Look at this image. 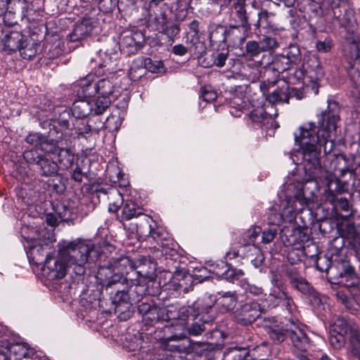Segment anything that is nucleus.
<instances>
[{"label":"nucleus","instance_id":"nucleus-39","mask_svg":"<svg viewBox=\"0 0 360 360\" xmlns=\"http://www.w3.org/2000/svg\"><path fill=\"white\" fill-rule=\"evenodd\" d=\"M144 37L142 32H136L122 37L121 44L123 48L127 49L129 54L136 53L143 46Z\"/></svg>","mask_w":360,"mask_h":360},{"label":"nucleus","instance_id":"nucleus-7","mask_svg":"<svg viewBox=\"0 0 360 360\" xmlns=\"http://www.w3.org/2000/svg\"><path fill=\"white\" fill-rule=\"evenodd\" d=\"M344 0H323V5L327 6L328 12L332 11L333 23L337 24L340 28H343L348 34H354L356 30L357 22L353 9L344 8V13L340 9Z\"/></svg>","mask_w":360,"mask_h":360},{"label":"nucleus","instance_id":"nucleus-27","mask_svg":"<svg viewBox=\"0 0 360 360\" xmlns=\"http://www.w3.org/2000/svg\"><path fill=\"white\" fill-rule=\"evenodd\" d=\"M304 211H306L309 214H311L310 209L301 203L300 200H297L295 196L288 198L285 200L282 212H281L283 217V221L290 222L296 218L297 214H302Z\"/></svg>","mask_w":360,"mask_h":360},{"label":"nucleus","instance_id":"nucleus-18","mask_svg":"<svg viewBox=\"0 0 360 360\" xmlns=\"http://www.w3.org/2000/svg\"><path fill=\"white\" fill-rule=\"evenodd\" d=\"M137 310L143 321L148 326H154L162 321L164 317V308L150 298L146 297L144 302L138 304Z\"/></svg>","mask_w":360,"mask_h":360},{"label":"nucleus","instance_id":"nucleus-62","mask_svg":"<svg viewBox=\"0 0 360 360\" xmlns=\"http://www.w3.org/2000/svg\"><path fill=\"white\" fill-rule=\"evenodd\" d=\"M240 243L242 258L247 257L249 259L254 257V255L259 254V252L260 251V249L253 243H248L247 241L245 243L241 239Z\"/></svg>","mask_w":360,"mask_h":360},{"label":"nucleus","instance_id":"nucleus-45","mask_svg":"<svg viewBox=\"0 0 360 360\" xmlns=\"http://www.w3.org/2000/svg\"><path fill=\"white\" fill-rule=\"evenodd\" d=\"M72 117V114L71 115L70 111L65 110L59 113V117L57 120L46 119V120L53 122V124L51 125V128H53L54 125L56 131H60L62 133H64L63 131V130L73 129L75 124H72V127H70V121H72L73 120Z\"/></svg>","mask_w":360,"mask_h":360},{"label":"nucleus","instance_id":"nucleus-52","mask_svg":"<svg viewBox=\"0 0 360 360\" xmlns=\"http://www.w3.org/2000/svg\"><path fill=\"white\" fill-rule=\"evenodd\" d=\"M281 54L284 55L295 67H297L302 60L301 51L299 46L297 44H290L283 50Z\"/></svg>","mask_w":360,"mask_h":360},{"label":"nucleus","instance_id":"nucleus-37","mask_svg":"<svg viewBox=\"0 0 360 360\" xmlns=\"http://www.w3.org/2000/svg\"><path fill=\"white\" fill-rule=\"evenodd\" d=\"M283 232L285 237L283 243L285 246L300 244L309 239L308 235L305 233V229L300 227L287 228Z\"/></svg>","mask_w":360,"mask_h":360},{"label":"nucleus","instance_id":"nucleus-14","mask_svg":"<svg viewBox=\"0 0 360 360\" xmlns=\"http://www.w3.org/2000/svg\"><path fill=\"white\" fill-rule=\"evenodd\" d=\"M264 309L260 304L255 300L246 301L241 303L239 307L233 311V320L241 326H249L260 318Z\"/></svg>","mask_w":360,"mask_h":360},{"label":"nucleus","instance_id":"nucleus-8","mask_svg":"<svg viewBox=\"0 0 360 360\" xmlns=\"http://www.w3.org/2000/svg\"><path fill=\"white\" fill-rule=\"evenodd\" d=\"M269 69H271L276 78L272 81L267 79V82L273 86L276 84L279 75L281 73L287 72L288 79L292 83L300 82L304 77V64L300 67H295L281 53L276 54L274 56Z\"/></svg>","mask_w":360,"mask_h":360},{"label":"nucleus","instance_id":"nucleus-50","mask_svg":"<svg viewBox=\"0 0 360 360\" xmlns=\"http://www.w3.org/2000/svg\"><path fill=\"white\" fill-rule=\"evenodd\" d=\"M44 56L48 59H54L63 53L60 41L56 40L53 42H46L43 45Z\"/></svg>","mask_w":360,"mask_h":360},{"label":"nucleus","instance_id":"nucleus-31","mask_svg":"<svg viewBox=\"0 0 360 360\" xmlns=\"http://www.w3.org/2000/svg\"><path fill=\"white\" fill-rule=\"evenodd\" d=\"M298 10L307 14L309 18H321L328 14L327 6L323 5V1L320 4L315 0H298Z\"/></svg>","mask_w":360,"mask_h":360},{"label":"nucleus","instance_id":"nucleus-36","mask_svg":"<svg viewBox=\"0 0 360 360\" xmlns=\"http://www.w3.org/2000/svg\"><path fill=\"white\" fill-rule=\"evenodd\" d=\"M122 211L120 214H117L116 219L122 224L125 228V221H129L133 218H139V220L142 219L143 215H146L142 213L137 205L133 201H127L122 206Z\"/></svg>","mask_w":360,"mask_h":360},{"label":"nucleus","instance_id":"nucleus-54","mask_svg":"<svg viewBox=\"0 0 360 360\" xmlns=\"http://www.w3.org/2000/svg\"><path fill=\"white\" fill-rule=\"evenodd\" d=\"M224 267L225 270L221 273L217 272V274L230 283H234L244 275L243 270L233 268L228 264H225Z\"/></svg>","mask_w":360,"mask_h":360},{"label":"nucleus","instance_id":"nucleus-61","mask_svg":"<svg viewBox=\"0 0 360 360\" xmlns=\"http://www.w3.org/2000/svg\"><path fill=\"white\" fill-rule=\"evenodd\" d=\"M259 43L262 52H271L279 46V42L276 38L271 36H263L259 39Z\"/></svg>","mask_w":360,"mask_h":360},{"label":"nucleus","instance_id":"nucleus-17","mask_svg":"<svg viewBox=\"0 0 360 360\" xmlns=\"http://www.w3.org/2000/svg\"><path fill=\"white\" fill-rule=\"evenodd\" d=\"M70 144L68 136L63 133L62 139L58 141H53L47 152V153L57 155L58 165L60 164L64 169L70 168L75 160V154L70 149Z\"/></svg>","mask_w":360,"mask_h":360},{"label":"nucleus","instance_id":"nucleus-26","mask_svg":"<svg viewBox=\"0 0 360 360\" xmlns=\"http://www.w3.org/2000/svg\"><path fill=\"white\" fill-rule=\"evenodd\" d=\"M217 295H214L215 304L221 313H229L234 311L238 302V297L236 291H220Z\"/></svg>","mask_w":360,"mask_h":360},{"label":"nucleus","instance_id":"nucleus-33","mask_svg":"<svg viewBox=\"0 0 360 360\" xmlns=\"http://www.w3.org/2000/svg\"><path fill=\"white\" fill-rule=\"evenodd\" d=\"M208 39L212 46H219L226 41L227 34L229 33L226 25L211 22L207 26Z\"/></svg>","mask_w":360,"mask_h":360},{"label":"nucleus","instance_id":"nucleus-58","mask_svg":"<svg viewBox=\"0 0 360 360\" xmlns=\"http://www.w3.org/2000/svg\"><path fill=\"white\" fill-rule=\"evenodd\" d=\"M266 221L269 225L280 226L283 221V217L279 212L278 205H274L269 208L266 214Z\"/></svg>","mask_w":360,"mask_h":360},{"label":"nucleus","instance_id":"nucleus-56","mask_svg":"<svg viewBox=\"0 0 360 360\" xmlns=\"http://www.w3.org/2000/svg\"><path fill=\"white\" fill-rule=\"evenodd\" d=\"M311 258L314 260L316 269L320 272H328L329 270H333L332 261L326 255L311 256Z\"/></svg>","mask_w":360,"mask_h":360},{"label":"nucleus","instance_id":"nucleus-22","mask_svg":"<svg viewBox=\"0 0 360 360\" xmlns=\"http://www.w3.org/2000/svg\"><path fill=\"white\" fill-rule=\"evenodd\" d=\"M156 264L151 259L145 257L136 259L134 276L139 278L148 279L147 283L152 284V282H158L156 277Z\"/></svg>","mask_w":360,"mask_h":360},{"label":"nucleus","instance_id":"nucleus-1","mask_svg":"<svg viewBox=\"0 0 360 360\" xmlns=\"http://www.w3.org/2000/svg\"><path fill=\"white\" fill-rule=\"evenodd\" d=\"M97 259V251L94 245L82 240L63 241L58 244L57 258L46 260L41 268V274L49 281L60 279L67 271H71L77 277V284L83 280L87 262H94Z\"/></svg>","mask_w":360,"mask_h":360},{"label":"nucleus","instance_id":"nucleus-2","mask_svg":"<svg viewBox=\"0 0 360 360\" xmlns=\"http://www.w3.org/2000/svg\"><path fill=\"white\" fill-rule=\"evenodd\" d=\"M339 106L335 101H328L325 110L317 115V125L309 122L304 127H300V134H295V141L303 149L309 148L310 144L314 146V152L317 153L316 145L324 146L326 153V144L328 142L330 134L335 131L338 122H340Z\"/></svg>","mask_w":360,"mask_h":360},{"label":"nucleus","instance_id":"nucleus-11","mask_svg":"<svg viewBox=\"0 0 360 360\" xmlns=\"http://www.w3.org/2000/svg\"><path fill=\"white\" fill-rule=\"evenodd\" d=\"M156 226L151 217L148 215H143L142 219L139 220V223L132 229V231H136L142 236L152 238L160 245L161 249L158 250L156 257L161 259L163 262L165 261V255L162 253V250L170 248L168 247V243H164V240L167 241V240L163 237L162 231L156 228Z\"/></svg>","mask_w":360,"mask_h":360},{"label":"nucleus","instance_id":"nucleus-20","mask_svg":"<svg viewBox=\"0 0 360 360\" xmlns=\"http://www.w3.org/2000/svg\"><path fill=\"white\" fill-rule=\"evenodd\" d=\"M307 65L304 79L307 78L309 83L305 85V89L307 91H311L314 95H317L319 88L318 82L324 75L323 68L317 60L310 59Z\"/></svg>","mask_w":360,"mask_h":360},{"label":"nucleus","instance_id":"nucleus-47","mask_svg":"<svg viewBox=\"0 0 360 360\" xmlns=\"http://www.w3.org/2000/svg\"><path fill=\"white\" fill-rule=\"evenodd\" d=\"M308 300L309 304L314 310L321 311L324 309V305L328 297L318 292L314 288L304 297Z\"/></svg>","mask_w":360,"mask_h":360},{"label":"nucleus","instance_id":"nucleus-43","mask_svg":"<svg viewBox=\"0 0 360 360\" xmlns=\"http://www.w3.org/2000/svg\"><path fill=\"white\" fill-rule=\"evenodd\" d=\"M72 116L77 119L86 117L89 115H94L93 105L87 99L75 101L72 106Z\"/></svg>","mask_w":360,"mask_h":360},{"label":"nucleus","instance_id":"nucleus-53","mask_svg":"<svg viewBox=\"0 0 360 360\" xmlns=\"http://www.w3.org/2000/svg\"><path fill=\"white\" fill-rule=\"evenodd\" d=\"M146 73V68L141 58L134 60L128 72V76L131 81H138Z\"/></svg>","mask_w":360,"mask_h":360},{"label":"nucleus","instance_id":"nucleus-3","mask_svg":"<svg viewBox=\"0 0 360 360\" xmlns=\"http://www.w3.org/2000/svg\"><path fill=\"white\" fill-rule=\"evenodd\" d=\"M302 154L304 174L301 178L295 179L297 186L294 196L309 208V205L314 201L318 190L317 179L322 176L323 169L321 165L318 153L314 152L313 144L303 149Z\"/></svg>","mask_w":360,"mask_h":360},{"label":"nucleus","instance_id":"nucleus-21","mask_svg":"<svg viewBox=\"0 0 360 360\" xmlns=\"http://www.w3.org/2000/svg\"><path fill=\"white\" fill-rule=\"evenodd\" d=\"M96 18L89 15H84L75 25L69 34L70 41H80L87 38L95 27Z\"/></svg>","mask_w":360,"mask_h":360},{"label":"nucleus","instance_id":"nucleus-24","mask_svg":"<svg viewBox=\"0 0 360 360\" xmlns=\"http://www.w3.org/2000/svg\"><path fill=\"white\" fill-rule=\"evenodd\" d=\"M49 244L45 241L41 240H35L33 241V244L29 247V250L27 251V257L30 262H32L37 266L44 263L42 266L44 267L46 265V260L50 258H55L54 257L50 256L47 254L46 249L48 248Z\"/></svg>","mask_w":360,"mask_h":360},{"label":"nucleus","instance_id":"nucleus-59","mask_svg":"<svg viewBox=\"0 0 360 360\" xmlns=\"http://www.w3.org/2000/svg\"><path fill=\"white\" fill-rule=\"evenodd\" d=\"M193 322L188 328L189 335L197 336L202 334L205 330H210L211 329L207 328L212 323H204L200 321V318L193 317Z\"/></svg>","mask_w":360,"mask_h":360},{"label":"nucleus","instance_id":"nucleus-30","mask_svg":"<svg viewBox=\"0 0 360 360\" xmlns=\"http://www.w3.org/2000/svg\"><path fill=\"white\" fill-rule=\"evenodd\" d=\"M248 124L254 129H269L272 125L271 115L263 107H258L249 112Z\"/></svg>","mask_w":360,"mask_h":360},{"label":"nucleus","instance_id":"nucleus-25","mask_svg":"<svg viewBox=\"0 0 360 360\" xmlns=\"http://www.w3.org/2000/svg\"><path fill=\"white\" fill-rule=\"evenodd\" d=\"M344 56L347 58V64L345 65V68L347 72L349 77H352V74L356 75L358 77L360 74L358 70L354 69V61L360 57V52L357 41L352 38L348 40L347 44L344 46Z\"/></svg>","mask_w":360,"mask_h":360},{"label":"nucleus","instance_id":"nucleus-46","mask_svg":"<svg viewBox=\"0 0 360 360\" xmlns=\"http://www.w3.org/2000/svg\"><path fill=\"white\" fill-rule=\"evenodd\" d=\"M109 200L108 211L116 213L124 205V198L121 192L116 188L111 187L108 189Z\"/></svg>","mask_w":360,"mask_h":360},{"label":"nucleus","instance_id":"nucleus-34","mask_svg":"<svg viewBox=\"0 0 360 360\" xmlns=\"http://www.w3.org/2000/svg\"><path fill=\"white\" fill-rule=\"evenodd\" d=\"M245 0H235L232 7L235 11L236 17L239 24L238 25H231L230 30L242 27L245 32H248L251 30L252 25L249 22V15L245 9Z\"/></svg>","mask_w":360,"mask_h":360},{"label":"nucleus","instance_id":"nucleus-15","mask_svg":"<svg viewBox=\"0 0 360 360\" xmlns=\"http://www.w3.org/2000/svg\"><path fill=\"white\" fill-rule=\"evenodd\" d=\"M214 295L205 294L198 297L191 306H188L190 311V316L200 318V321L204 323H212L216 314L214 309L215 305Z\"/></svg>","mask_w":360,"mask_h":360},{"label":"nucleus","instance_id":"nucleus-6","mask_svg":"<svg viewBox=\"0 0 360 360\" xmlns=\"http://www.w3.org/2000/svg\"><path fill=\"white\" fill-rule=\"evenodd\" d=\"M162 253L165 255V265L167 271L174 274L167 285V289L172 290L174 296L181 292H188L189 283L192 282V276L180 265V255L174 248H164Z\"/></svg>","mask_w":360,"mask_h":360},{"label":"nucleus","instance_id":"nucleus-51","mask_svg":"<svg viewBox=\"0 0 360 360\" xmlns=\"http://www.w3.org/2000/svg\"><path fill=\"white\" fill-rule=\"evenodd\" d=\"M40 49L41 45L39 43H37L32 40L30 41H27V40H25V44H22V48H20L18 51H20V56L22 58L31 60L36 56Z\"/></svg>","mask_w":360,"mask_h":360},{"label":"nucleus","instance_id":"nucleus-10","mask_svg":"<svg viewBox=\"0 0 360 360\" xmlns=\"http://www.w3.org/2000/svg\"><path fill=\"white\" fill-rule=\"evenodd\" d=\"M120 291L129 298L132 302L141 303L143 296L148 295L155 296L160 292L159 282L144 283L137 278H130L129 281H124L123 285H120Z\"/></svg>","mask_w":360,"mask_h":360},{"label":"nucleus","instance_id":"nucleus-41","mask_svg":"<svg viewBox=\"0 0 360 360\" xmlns=\"http://www.w3.org/2000/svg\"><path fill=\"white\" fill-rule=\"evenodd\" d=\"M338 164H340V161L344 162V166L340 167H336V170L340 172V177H343L346 173H350L351 176H355V172L357 169V162H356V155H351V158L347 157L342 153L335 155Z\"/></svg>","mask_w":360,"mask_h":360},{"label":"nucleus","instance_id":"nucleus-5","mask_svg":"<svg viewBox=\"0 0 360 360\" xmlns=\"http://www.w3.org/2000/svg\"><path fill=\"white\" fill-rule=\"evenodd\" d=\"M163 1L148 0V27L166 35L169 41H174L179 37L180 21L173 16L165 4L158 6Z\"/></svg>","mask_w":360,"mask_h":360},{"label":"nucleus","instance_id":"nucleus-29","mask_svg":"<svg viewBox=\"0 0 360 360\" xmlns=\"http://www.w3.org/2000/svg\"><path fill=\"white\" fill-rule=\"evenodd\" d=\"M289 338L292 345L293 352H304L311 346L310 339L305 331L295 324H291Z\"/></svg>","mask_w":360,"mask_h":360},{"label":"nucleus","instance_id":"nucleus-16","mask_svg":"<svg viewBox=\"0 0 360 360\" xmlns=\"http://www.w3.org/2000/svg\"><path fill=\"white\" fill-rule=\"evenodd\" d=\"M106 293L109 294L115 313L120 321H127L134 314L132 302L123 291H120V287L109 290Z\"/></svg>","mask_w":360,"mask_h":360},{"label":"nucleus","instance_id":"nucleus-38","mask_svg":"<svg viewBox=\"0 0 360 360\" xmlns=\"http://www.w3.org/2000/svg\"><path fill=\"white\" fill-rule=\"evenodd\" d=\"M264 346H250L244 347H231L233 360H264L257 354L258 349H262Z\"/></svg>","mask_w":360,"mask_h":360},{"label":"nucleus","instance_id":"nucleus-42","mask_svg":"<svg viewBox=\"0 0 360 360\" xmlns=\"http://www.w3.org/2000/svg\"><path fill=\"white\" fill-rule=\"evenodd\" d=\"M190 311L191 309L188 306L177 307L175 305H169L167 309L164 308V317L162 321H185L190 316Z\"/></svg>","mask_w":360,"mask_h":360},{"label":"nucleus","instance_id":"nucleus-44","mask_svg":"<svg viewBox=\"0 0 360 360\" xmlns=\"http://www.w3.org/2000/svg\"><path fill=\"white\" fill-rule=\"evenodd\" d=\"M325 200L330 203L336 211L342 210L347 212L349 210L348 200L342 195L338 196L334 192L326 191Z\"/></svg>","mask_w":360,"mask_h":360},{"label":"nucleus","instance_id":"nucleus-57","mask_svg":"<svg viewBox=\"0 0 360 360\" xmlns=\"http://www.w3.org/2000/svg\"><path fill=\"white\" fill-rule=\"evenodd\" d=\"M337 232L340 233L344 238H347L348 240V249L349 250V243L352 240L358 235L359 233H356L355 226L353 223L347 222L342 224L340 228L338 227Z\"/></svg>","mask_w":360,"mask_h":360},{"label":"nucleus","instance_id":"nucleus-64","mask_svg":"<svg viewBox=\"0 0 360 360\" xmlns=\"http://www.w3.org/2000/svg\"><path fill=\"white\" fill-rule=\"evenodd\" d=\"M352 82V89L351 90V96L353 98L354 103L357 107H360V83L359 79L356 75L352 74L350 77Z\"/></svg>","mask_w":360,"mask_h":360},{"label":"nucleus","instance_id":"nucleus-63","mask_svg":"<svg viewBox=\"0 0 360 360\" xmlns=\"http://www.w3.org/2000/svg\"><path fill=\"white\" fill-rule=\"evenodd\" d=\"M284 272L290 287L304 278L298 269L293 266H285Z\"/></svg>","mask_w":360,"mask_h":360},{"label":"nucleus","instance_id":"nucleus-60","mask_svg":"<svg viewBox=\"0 0 360 360\" xmlns=\"http://www.w3.org/2000/svg\"><path fill=\"white\" fill-rule=\"evenodd\" d=\"M349 347L353 356L360 360V331L354 332L349 337Z\"/></svg>","mask_w":360,"mask_h":360},{"label":"nucleus","instance_id":"nucleus-40","mask_svg":"<svg viewBox=\"0 0 360 360\" xmlns=\"http://www.w3.org/2000/svg\"><path fill=\"white\" fill-rule=\"evenodd\" d=\"M268 84H271L268 83V82H263L260 84V87L263 91L264 95L266 96V100L271 105H275L278 103H288V97L286 94H288L285 90V84L282 87H278L273 92L270 94H266L265 91L268 90Z\"/></svg>","mask_w":360,"mask_h":360},{"label":"nucleus","instance_id":"nucleus-9","mask_svg":"<svg viewBox=\"0 0 360 360\" xmlns=\"http://www.w3.org/2000/svg\"><path fill=\"white\" fill-rule=\"evenodd\" d=\"M50 153L44 154L39 152L37 148L25 150L22 153L24 160L28 165H35L39 174L42 177L56 176L59 172L58 162L54 161Z\"/></svg>","mask_w":360,"mask_h":360},{"label":"nucleus","instance_id":"nucleus-35","mask_svg":"<svg viewBox=\"0 0 360 360\" xmlns=\"http://www.w3.org/2000/svg\"><path fill=\"white\" fill-rule=\"evenodd\" d=\"M355 326L350 320L343 317L338 316L330 326V334H339L343 336H352L354 332H357Z\"/></svg>","mask_w":360,"mask_h":360},{"label":"nucleus","instance_id":"nucleus-13","mask_svg":"<svg viewBox=\"0 0 360 360\" xmlns=\"http://www.w3.org/2000/svg\"><path fill=\"white\" fill-rule=\"evenodd\" d=\"M53 124V122L49 120H43L40 122V125L42 129L47 130L48 135L45 136L39 133H31L29 134L26 138L25 141L32 146L39 147V148L47 153L49 149L51 147V144L53 141H58L62 139L63 133L60 131H56L55 126L53 125L51 128V125Z\"/></svg>","mask_w":360,"mask_h":360},{"label":"nucleus","instance_id":"nucleus-28","mask_svg":"<svg viewBox=\"0 0 360 360\" xmlns=\"http://www.w3.org/2000/svg\"><path fill=\"white\" fill-rule=\"evenodd\" d=\"M25 37L20 32L8 30H1L0 34L4 50L9 52H14L22 48V44L25 42Z\"/></svg>","mask_w":360,"mask_h":360},{"label":"nucleus","instance_id":"nucleus-23","mask_svg":"<svg viewBox=\"0 0 360 360\" xmlns=\"http://www.w3.org/2000/svg\"><path fill=\"white\" fill-rule=\"evenodd\" d=\"M264 326L268 328L267 333L275 344L282 343L289 338L291 326L277 325L275 317H267L264 319Z\"/></svg>","mask_w":360,"mask_h":360},{"label":"nucleus","instance_id":"nucleus-32","mask_svg":"<svg viewBox=\"0 0 360 360\" xmlns=\"http://www.w3.org/2000/svg\"><path fill=\"white\" fill-rule=\"evenodd\" d=\"M8 360H40L33 349L21 343H8Z\"/></svg>","mask_w":360,"mask_h":360},{"label":"nucleus","instance_id":"nucleus-19","mask_svg":"<svg viewBox=\"0 0 360 360\" xmlns=\"http://www.w3.org/2000/svg\"><path fill=\"white\" fill-rule=\"evenodd\" d=\"M160 343L165 349L173 352L188 353L192 350L190 339L182 333L164 336L160 338Z\"/></svg>","mask_w":360,"mask_h":360},{"label":"nucleus","instance_id":"nucleus-49","mask_svg":"<svg viewBox=\"0 0 360 360\" xmlns=\"http://www.w3.org/2000/svg\"><path fill=\"white\" fill-rule=\"evenodd\" d=\"M342 269L340 272V276L345 281H351V283H345V286H354L359 285V279L355 272L354 266L348 263H343Z\"/></svg>","mask_w":360,"mask_h":360},{"label":"nucleus","instance_id":"nucleus-48","mask_svg":"<svg viewBox=\"0 0 360 360\" xmlns=\"http://www.w3.org/2000/svg\"><path fill=\"white\" fill-rule=\"evenodd\" d=\"M49 178L47 181L49 189L57 194H63L67 188V178L59 172H57L56 176H49Z\"/></svg>","mask_w":360,"mask_h":360},{"label":"nucleus","instance_id":"nucleus-55","mask_svg":"<svg viewBox=\"0 0 360 360\" xmlns=\"http://www.w3.org/2000/svg\"><path fill=\"white\" fill-rule=\"evenodd\" d=\"M91 103L93 105L94 115H100L110 107L111 98L98 96Z\"/></svg>","mask_w":360,"mask_h":360},{"label":"nucleus","instance_id":"nucleus-4","mask_svg":"<svg viewBox=\"0 0 360 360\" xmlns=\"http://www.w3.org/2000/svg\"><path fill=\"white\" fill-rule=\"evenodd\" d=\"M136 259L127 256L112 257L103 264H99L96 276L102 290H109L123 285L124 281L133 278Z\"/></svg>","mask_w":360,"mask_h":360},{"label":"nucleus","instance_id":"nucleus-12","mask_svg":"<svg viewBox=\"0 0 360 360\" xmlns=\"http://www.w3.org/2000/svg\"><path fill=\"white\" fill-rule=\"evenodd\" d=\"M92 76L88 75L79 81L78 84L77 94L84 98L92 97L96 94L99 96L110 98L114 91L112 83L108 79H99L94 82Z\"/></svg>","mask_w":360,"mask_h":360}]
</instances>
